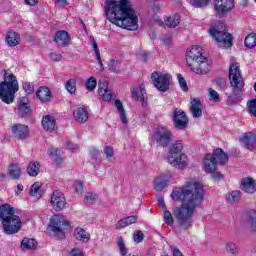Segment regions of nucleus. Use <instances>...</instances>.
Wrapping results in <instances>:
<instances>
[{
  "instance_id": "f257e3e1",
  "label": "nucleus",
  "mask_w": 256,
  "mask_h": 256,
  "mask_svg": "<svg viewBox=\"0 0 256 256\" xmlns=\"http://www.w3.org/2000/svg\"><path fill=\"white\" fill-rule=\"evenodd\" d=\"M171 198L181 203L173 212L178 227L183 231L191 229L193 215L203 203V185L195 181L187 182L182 188H175L171 193Z\"/></svg>"
},
{
  "instance_id": "f03ea898",
  "label": "nucleus",
  "mask_w": 256,
  "mask_h": 256,
  "mask_svg": "<svg viewBox=\"0 0 256 256\" xmlns=\"http://www.w3.org/2000/svg\"><path fill=\"white\" fill-rule=\"evenodd\" d=\"M104 13L110 23L127 29H139L137 14L130 0H104Z\"/></svg>"
},
{
  "instance_id": "7ed1b4c3",
  "label": "nucleus",
  "mask_w": 256,
  "mask_h": 256,
  "mask_svg": "<svg viewBox=\"0 0 256 256\" xmlns=\"http://www.w3.org/2000/svg\"><path fill=\"white\" fill-rule=\"evenodd\" d=\"M0 219L4 233L7 235H15L21 231L23 222L19 216V212L15 211L14 207L9 204H3L0 206Z\"/></svg>"
},
{
  "instance_id": "20e7f679",
  "label": "nucleus",
  "mask_w": 256,
  "mask_h": 256,
  "mask_svg": "<svg viewBox=\"0 0 256 256\" xmlns=\"http://www.w3.org/2000/svg\"><path fill=\"white\" fill-rule=\"evenodd\" d=\"M17 91H19L17 77L4 70V81L0 83V99L3 103L11 105L15 101V93Z\"/></svg>"
},
{
  "instance_id": "39448f33",
  "label": "nucleus",
  "mask_w": 256,
  "mask_h": 256,
  "mask_svg": "<svg viewBox=\"0 0 256 256\" xmlns=\"http://www.w3.org/2000/svg\"><path fill=\"white\" fill-rule=\"evenodd\" d=\"M229 81L232 87V95L236 99H239L245 91V80H243V75L241 70H239V64H232L229 69Z\"/></svg>"
},
{
  "instance_id": "423d86ee",
  "label": "nucleus",
  "mask_w": 256,
  "mask_h": 256,
  "mask_svg": "<svg viewBox=\"0 0 256 256\" xmlns=\"http://www.w3.org/2000/svg\"><path fill=\"white\" fill-rule=\"evenodd\" d=\"M211 37H214L220 47H233V36L231 33L225 31V25L218 22L214 27L209 29Z\"/></svg>"
},
{
  "instance_id": "0eeeda50",
  "label": "nucleus",
  "mask_w": 256,
  "mask_h": 256,
  "mask_svg": "<svg viewBox=\"0 0 256 256\" xmlns=\"http://www.w3.org/2000/svg\"><path fill=\"white\" fill-rule=\"evenodd\" d=\"M71 225L67 221V218L61 214H54L48 226L49 231L53 233L57 239H63L65 237V230L69 229Z\"/></svg>"
},
{
  "instance_id": "6e6552de",
  "label": "nucleus",
  "mask_w": 256,
  "mask_h": 256,
  "mask_svg": "<svg viewBox=\"0 0 256 256\" xmlns=\"http://www.w3.org/2000/svg\"><path fill=\"white\" fill-rule=\"evenodd\" d=\"M153 139L157 147H169L173 140V132L167 127L160 126L154 130Z\"/></svg>"
},
{
  "instance_id": "1a4fd4ad",
  "label": "nucleus",
  "mask_w": 256,
  "mask_h": 256,
  "mask_svg": "<svg viewBox=\"0 0 256 256\" xmlns=\"http://www.w3.org/2000/svg\"><path fill=\"white\" fill-rule=\"evenodd\" d=\"M151 80L156 89L162 91V93L169 91V87H171V76L167 73L159 71L153 72L151 74Z\"/></svg>"
},
{
  "instance_id": "9d476101",
  "label": "nucleus",
  "mask_w": 256,
  "mask_h": 256,
  "mask_svg": "<svg viewBox=\"0 0 256 256\" xmlns=\"http://www.w3.org/2000/svg\"><path fill=\"white\" fill-rule=\"evenodd\" d=\"M203 48L200 46H192L186 51V63L189 69L193 65H197L201 59H203Z\"/></svg>"
},
{
  "instance_id": "9b49d317",
  "label": "nucleus",
  "mask_w": 256,
  "mask_h": 256,
  "mask_svg": "<svg viewBox=\"0 0 256 256\" xmlns=\"http://www.w3.org/2000/svg\"><path fill=\"white\" fill-rule=\"evenodd\" d=\"M214 7L218 16L225 17L235 7V2L233 0H215Z\"/></svg>"
},
{
  "instance_id": "f8f14e48",
  "label": "nucleus",
  "mask_w": 256,
  "mask_h": 256,
  "mask_svg": "<svg viewBox=\"0 0 256 256\" xmlns=\"http://www.w3.org/2000/svg\"><path fill=\"white\" fill-rule=\"evenodd\" d=\"M50 203L54 211H63L67 205V200L61 191L56 190L52 193Z\"/></svg>"
},
{
  "instance_id": "ddd939ff",
  "label": "nucleus",
  "mask_w": 256,
  "mask_h": 256,
  "mask_svg": "<svg viewBox=\"0 0 256 256\" xmlns=\"http://www.w3.org/2000/svg\"><path fill=\"white\" fill-rule=\"evenodd\" d=\"M168 163L176 169H185L189 167V158L186 154H176L174 156H168Z\"/></svg>"
},
{
  "instance_id": "4468645a",
  "label": "nucleus",
  "mask_w": 256,
  "mask_h": 256,
  "mask_svg": "<svg viewBox=\"0 0 256 256\" xmlns=\"http://www.w3.org/2000/svg\"><path fill=\"white\" fill-rule=\"evenodd\" d=\"M174 121V127L176 129H179L180 131H183L184 129H187V125H189V118H187V115H185V112L183 110H175L173 117Z\"/></svg>"
},
{
  "instance_id": "2eb2a0df",
  "label": "nucleus",
  "mask_w": 256,
  "mask_h": 256,
  "mask_svg": "<svg viewBox=\"0 0 256 256\" xmlns=\"http://www.w3.org/2000/svg\"><path fill=\"white\" fill-rule=\"evenodd\" d=\"M131 95L133 101H140L142 103V107H147V90H145V86H132Z\"/></svg>"
},
{
  "instance_id": "dca6fc26",
  "label": "nucleus",
  "mask_w": 256,
  "mask_h": 256,
  "mask_svg": "<svg viewBox=\"0 0 256 256\" xmlns=\"http://www.w3.org/2000/svg\"><path fill=\"white\" fill-rule=\"evenodd\" d=\"M190 69L193 73H196V75H207V73L211 71V62L206 57H203Z\"/></svg>"
},
{
  "instance_id": "f3484780",
  "label": "nucleus",
  "mask_w": 256,
  "mask_h": 256,
  "mask_svg": "<svg viewBox=\"0 0 256 256\" xmlns=\"http://www.w3.org/2000/svg\"><path fill=\"white\" fill-rule=\"evenodd\" d=\"M240 145L244 147V149H248L249 151H253L256 147V135L252 132H246L239 139Z\"/></svg>"
},
{
  "instance_id": "a211bd4d",
  "label": "nucleus",
  "mask_w": 256,
  "mask_h": 256,
  "mask_svg": "<svg viewBox=\"0 0 256 256\" xmlns=\"http://www.w3.org/2000/svg\"><path fill=\"white\" fill-rule=\"evenodd\" d=\"M12 135L15 139H20V141H25L29 137V127L25 124H14L12 126Z\"/></svg>"
},
{
  "instance_id": "6ab92c4d",
  "label": "nucleus",
  "mask_w": 256,
  "mask_h": 256,
  "mask_svg": "<svg viewBox=\"0 0 256 256\" xmlns=\"http://www.w3.org/2000/svg\"><path fill=\"white\" fill-rule=\"evenodd\" d=\"M190 113L194 119H199L203 116V109L201 108V99L199 98L191 99Z\"/></svg>"
},
{
  "instance_id": "aec40b11",
  "label": "nucleus",
  "mask_w": 256,
  "mask_h": 256,
  "mask_svg": "<svg viewBox=\"0 0 256 256\" xmlns=\"http://www.w3.org/2000/svg\"><path fill=\"white\" fill-rule=\"evenodd\" d=\"M54 41L60 47H67L71 43V37L67 31L60 30L56 32Z\"/></svg>"
},
{
  "instance_id": "412c9836",
  "label": "nucleus",
  "mask_w": 256,
  "mask_h": 256,
  "mask_svg": "<svg viewBox=\"0 0 256 256\" xmlns=\"http://www.w3.org/2000/svg\"><path fill=\"white\" fill-rule=\"evenodd\" d=\"M240 189L244 191V193H248L253 195L256 192V183L253 178H243L240 183Z\"/></svg>"
},
{
  "instance_id": "4be33fe9",
  "label": "nucleus",
  "mask_w": 256,
  "mask_h": 256,
  "mask_svg": "<svg viewBox=\"0 0 256 256\" xmlns=\"http://www.w3.org/2000/svg\"><path fill=\"white\" fill-rule=\"evenodd\" d=\"M203 169L205 173H215V171H217V162L213 160V156H211V154L205 155Z\"/></svg>"
},
{
  "instance_id": "5701e85b",
  "label": "nucleus",
  "mask_w": 256,
  "mask_h": 256,
  "mask_svg": "<svg viewBox=\"0 0 256 256\" xmlns=\"http://www.w3.org/2000/svg\"><path fill=\"white\" fill-rule=\"evenodd\" d=\"M98 94L102 97L103 101L109 102L113 99V92L109 90L106 82L98 85Z\"/></svg>"
},
{
  "instance_id": "b1692460",
  "label": "nucleus",
  "mask_w": 256,
  "mask_h": 256,
  "mask_svg": "<svg viewBox=\"0 0 256 256\" xmlns=\"http://www.w3.org/2000/svg\"><path fill=\"white\" fill-rule=\"evenodd\" d=\"M211 156H213V160L215 161L216 165H225V163L229 161V157L221 148L214 150Z\"/></svg>"
},
{
  "instance_id": "393cba45",
  "label": "nucleus",
  "mask_w": 256,
  "mask_h": 256,
  "mask_svg": "<svg viewBox=\"0 0 256 256\" xmlns=\"http://www.w3.org/2000/svg\"><path fill=\"white\" fill-rule=\"evenodd\" d=\"M74 119L77 123H87L89 120V113L87 112V108L84 106L77 108L74 111Z\"/></svg>"
},
{
  "instance_id": "a878e982",
  "label": "nucleus",
  "mask_w": 256,
  "mask_h": 256,
  "mask_svg": "<svg viewBox=\"0 0 256 256\" xmlns=\"http://www.w3.org/2000/svg\"><path fill=\"white\" fill-rule=\"evenodd\" d=\"M18 113L21 117H27L31 113V108L29 107V100L26 97L20 98L18 102Z\"/></svg>"
},
{
  "instance_id": "bb28decb",
  "label": "nucleus",
  "mask_w": 256,
  "mask_h": 256,
  "mask_svg": "<svg viewBox=\"0 0 256 256\" xmlns=\"http://www.w3.org/2000/svg\"><path fill=\"white\" fill-rule=\"evenodd\" d=\"M21 42V36L17 32L10 30L6 34V43L9 47H17Z\"/></svg>"
},
{
  "instance_id": "cd10ccee",
  "label": "nucleus",
  "mask_w": 256,
  "mask_h": 256,
  "mask_svg": "<svg viewBox=\"0 0 256 256\" xmlns=\"http://www.w3.org/2000/svg\"><path fill=\"white\" fill-rule=\"evenodd\" d=\"M55 117L51 115L43 116L42 118V127L45 131H55Z\"/></svg>"
},
{
  "instance_id": "c85d7f7f",
  "label": "nucleus",
  "mask_w": 256,
  "mask_h": 256,
  "mask_svg": "<svg viewBox=\"0 0 256 256\" xmlns=\"http://www.w3.org/2000/svg\"><path fill=\"white\" fill-rule=\"evenodd\" d=\"M74 237L77 241H82V243H89L91 240V235L83 228H76L74 230Z\"/></svg>"
},
{
  "instance_id": "c756f323",
  "label": "nucleus",
  "mask_w": 256,
  "mask_h": 256,
  "mask_svg": "<svg viewBox=\"0 0 256 256\" xmlns=\"http://www.w3.org/2000/svg\"><path fill=\"white\" fill-rule=\"evenodd\" d=\"M183 151V141L176 140L169 148L168 157H174V155H184L181 153Z\"/></svg>"
},
{
  "instance_id": "7c9ffc66",
  "label": "nucleus",
  "mask_w": 256,
  "mask_h": 256,
  "mask_svg": "<svg viewBox=\"0 0 256 256\" xmlns=\"http://www.w3.org/2000/svg\"><path fill=\"white\" fill-rule=\"evenodd\" d=\"M36 96L43 103H47L51 99V90L47 87H40L36 92Z\"/></svg>"
},
{
  "instance_id": "2f4dec72",
  "label": "nucleus",
  "mask_w": 256,
  "mask_h": 256,
  "mask_svg": "<svg viewBox=\"0 0 256 256\" xmlns=\"http://www.w3.org/2000/svg\"><path fill=\"white\" fill-rule=\"evenodd\" d=\"M133 223H137V216H128L116 223V229H125V227H129V225H133Z\"/></svg>"
},
{
  "instance_id": "473e14b6",
  "label": "nucleus",
  "mask_w": 256,
  "mask_h": 256,
  "mask_svg": "<svg viewBox=\"0 0 256 256\" xmlns=\"http://www.w3.org/2000/svg\"><path fill=\"white\" fill-rule=\"evenodd\" d=\"M166 27L170 29H175L181 23V16L174 15V16H167L164 20Z\"/></svg>"
},
{
  "instance_id": "72a5a7b5",
  "label": "nucleus",
  "mask_w": 256,
  "mask_h": 256,
  "mask_svg": "<svg viewBox=\"0 0 256 256\" xmlns=\"http://www.w3.org/2000/svg\"><path fill=\"white\" fill-rule=\"evenodd\" d=\"M8 175L14 180L21 179V168H19V165L11 164L8 168Z\"/></svg>"
},
{
  "instance_id": "f704fd0d",
  "label": "nucleus",
  "mask_w": 256,
  "mask_h": 256,
  "mask_svg": "<svg viewBox=\"0 0 256 256\" xmlns=\"http://www.w3.org/2000/svg\"><path fill=\"white\" fill-rule=\"evenodd\" d=\"M37 247V241L33 238H24L21 242V249L23 251H29Z\"/></svg>"
},
{
  "instance_id": "c9c22d12",
  "label": "nucleus",
  "mask_w": 256,
  "mask_h": 256,
  "mask_svg": "<svg viewBox=\"0 0 256 256\" xmlns=\"http://www.w3.org/2000/svg\"><path fill=\"white\" fill-rule=\"evenodd\" d=\"M115 107L118 110L121 122L124 125H127V123H128V121H127V114L125 113V108H123V103L121 102V100H115Z\"/></svg>"
},
{
  "instance_id": "e433bc0d",
  "label": "nucleus",
  "mask_w": 256,
  "mask_h": 256,
  "mask_svg": "<svg viewBox=\"0 0 256 256\" xmlns=\"http://www.w3.org/2000/svg\"><path fill=\"white\" fill-rule=\"evenodd\" d=\"M39 167H40L39 162L37 161L30 162L27 167L28 175H30V177H37L40 171Z\"/></svg>"
},
{
  "instance_id": "4c0bfd02",
  "label": "nucleus",
  "mask_w": 256,
  "mask_h": 256,
  "mask_svg": "<svg viewBox=\"0 0 256 256\" xmlns=\"http://www.w3.org/2000/svg\"><path fill=\"white\" fill-rule=\"evenodd\" d=\"M225 251L228 255L237 256L239 255V245L235 242H227L225 245Z\"/></svg>"
},
{
  "instance_id": "58836bf2",
  "label": "nucleus",
  "mask_w": 256,
  "mask_h": 256,
  "mask_svg": "<svg viewBox=\"0 0 256 256\" xmlns=\"http://www.w3.org/2000/svg\"><path fill=\"white\" fill-rule=\"evenodd\" d=\"M239 199H241V191L234 190L227 196V202L230 203V205H235V203H239Z\"/></svg>"
},
{
  "instance_id": "ea45409f",
  "label": "nucleus",
  "mask_w": 256,
  "mask_h": 256,
  "mask_svg": "<svg viewBox=\"0 0 256 256\" xmlns=\"http://www.w3.org/2000/svg\"><path fill=\"white\" fill-rule=\"evenodd\" d=\"M248 223L251 231L256 233V210H250L248 213Z\"/></svg>"
},
{
  "instance_id": "a19ab883",
  "label": "nucleus",
  "mask_w": 256,
  "mask_h": 256,
  "mask_svg": "<svg viewBox=\"0 0 256 256\" xmlns=\"http://www.w3.org/2000/svg\"><path fill=\"white\" fill-rule=\"evenodd\" d=\"M244 45L248 49H253L256 46V34L251 33L248 36H246L245 41H244Z\"/></svg>"
},
{
  "instance_id": "79ce46f5",
  "label": "nucleus",
  "mask_w": 256,
  "mask_h": 256,
  "mask_svg": "<svg viewBox=\"0 0 256 256\" xmlns=\"http://www.w3.org/2000/svg\"><path fill=\"white\" fill-rule=\"evenodd\" d=\"M49 155L52 157L53 161L58 165H61V163H63V158L59 156V150H57L56 148L50 147Z\"/></svg>"
},
{
  "instance_id": "37998d69",
  "label": "nucleus",
  "mask_w": 256,
  "mask_h": 256,
  "mask_svg": "<svg viewBox=\"0 0 256 256\" xmlns=\"http://www.w3.org/2000/svg\"><path fill=\"white\" fill-rule=\"evenodd\" d=\"M167 187V182L162 180L159 176L154 180L155 191H163Z\"/></svg>"
},
{
  "instance_id": "c03bdc74",
  "label": "nucleus",
  "mask_w": 256,
  "mask_h": 256,
  "mask_svg": "<svg viewBox=\"0 0 256 256\" xmlns=\"http://www.w3.org/2000/svg\"><path fill=\"white\" fill-rule=\"evenodd\" d=\"M65 89L73 95L77 91V82L73 79L68 80L65 84Z\"/></svg>"
},
{
  "instance_id": "a18cd8bd",
  "label": "nucleus",
  "mask_w": 256,
  "mask_h": 256,
  "mask_svg": "<svg viewBox=\"0 0 256 256\" xmlns=\"http://www.w3.org/2000/svg\"><path fill=\"white\" fill-rule=\"evenodd\" d=\"M247 111L252 117H256V99L247 102Z\"/></svg>"
},
{
  "instance_id": "49530a36",
  "label": "nucleus",
  "mask_w": 256,
  "mask_h": 256,
  "mask_svg": "<svg viewBox=\"0 0 256 256\" xmlns=\"http://www.w3.org/2000/svg\"><path fill=\"white\" fill-rule=\"evenodd\" d=\"M208 97L212 103H219V101H221V98H219V93L212 88L208 90Z\"/></svg>"
},
{
  "instance_id": "de8ad7c7",
  "label": "nucleus",
  "mask_w": 256,
  "mask_h": 256,
  "mask_svg": "<svg viewBox=\"0 0 256 256\" xmlns=\"http://www.w3.org/2000/svg\"><path fill=\"white\" fill-rule=\"evenodd\" d=\"M96 87H97V79H95V77H90L86 82V89L88 91H95Z\"/></svg>"
},
{
  "instance_id": "09e8293b",
  "label": "nucleus",
  "mask_w": 256,
  "mask_h": 256,
  "mask_svg": "<svg viewBox=\"0 0 256 256\" xmlns=\"http://www.w3.org/2000/svg\"><path fill=\"white\" fill-rule=\"evenodd\" d=\"M214 85L222 91H225V89H227V80L225 78H217L214 80Z\"/></svg>"
},
{
  "instance_id": "8fccbe9b",
  "label": "nucleus",
  "mask_w": 256,
  "mask_h": 256,
  "mask_svg": "<svg viewBox=\"0 0 256 256\" xmlns=\"http://www.w3.org/2000/svg\"><path fill=\"white\" fill-rule=\"evenodd\" d=\"M120 254L122 256H126L128 251H127V247L125 246V240H123V238H119L118 242H117Z\"/></svg>"
},
{
  "instance_id": "3c124183",
  "label": "nucleus",
  "mask_w": 256,
  "mask_h": 256,
  "mask_svg": "<svg viewBox=\"0 0 256 256\" xmlns=\"http://www.w3.org/2000/svg\"><path fill=\"white\" fill-rule=\"evenodd\" d=\"M39 193H41V184L36 182L31 186L30 195L32 197H36V195H39Z\"/></svg>"
},
{
  "instance_id": "603ef678",
  "label": "nucleus",
  "mask_w": 256,
  "mask_h": 256,
  "mask_svg": "<svg viewBox=\"0 0 256 256\" xmlns=\"http://www.w3.org/2000/svg\"><path fill=\"white\" fill-rule=\"evenodd\" d=\"M163 219H164V222L167 224V225H173L175 222L173 221V214H171V211L169 210H166L164 212V216H163Z\"/></svg>"
},
{
  "instance_id": "864d4df0",
  "label": "nucleus",
  "mask_w": 256,
  "mask_h": 256,
  "mask_svg": "<svg viewBox=\"0 0 256 256\" xmlns=\"http://www.w3.org/2000/svg\"><path fill=\"white\" fill-rule=\"evenodd\" d=\"M97 199H98V196L95 193H87L85 195V201L88 205H93V203H95Z\"/></svg>"
},
{
  "instance_id": "5fc2aeb1",
  "label": "nucleus",
  "mask_w": 256,
  "mask_h": 256,
  "mask_svg": "<svg viewBox=\"0 0 256 256\" xmlns=\"http://www.w3.org/2000/svg\"><path fill=\"white\" fill-rule=\"evenodd\" d=\"M191 5H193V7H207V5H209V0H191Z\"/></svg>"
},
{
  "instance_id": "6e6d98bb",
  "label": "nucleus",
  "mask_w": 256,
  "mask_h": 256,
  "mask_svg": "<svg viewBox=\"0 0 256 256\" xmlns=\"http://www.w3.org/2000/svg\"><path fill=\"white\" fill-rule=\"evenodd\" d=\"M120 63L118 60L112 59L110 60V62L108 63V69L109 71H111L112 73H115V71H117V68L119 67Z\"/></svg>"
},
{
  "instance_id": "4d7b16f0",
  "label": "nucleus",
  "mask_w": 256,
  "mask_h": 256,
  "mask_svg": "<svg viewBox=\"0 0 256 256\" xmlns=\"http://www.w3.org/2000/svg\"><path fill=\"white\" fill-rule=\"evenodd\" d=\"M177 78L182 91H188L189 88L187 87V81H185V78L183 77V75L178 74Z\"/></svg>"
},
{
  "instance_id": "13d9d810",
  "label": "nucleus",
  "mask_w": 256,
  "mask_h": 256,
  "mask_svg": "<svg viewBox=\"0 0 256 256\" xmlns=\"http://www.w3.org/2000/svg\"><path fill=\"white\" fill-rule=\"evenodd\" d=\"M22 87L24 91L28 93V95H31V93L35 91V87L33 86V84H31V82H24L22 84Z\"/></svg>"
},
{
  "instance_id": "bf43d9fd",
  "label": "nucleus",
  "mask_w": 256,
  "mask_h": 256,
  "mask_svg": "<svg viewBox=\"0 0 256 256\" xmlns=\"http://www.w3.org/2000/svg\"><path fill=\"white\" fill-rule=\"evenodd\" d=\"M162 181H165L166 184L169 183L171 181V178L173 177V173H171L170 171H166L164 173H162L160 176H158Z\"/></svg>"
},
{
  "instance_id": "052dcab7",
  "label": "nucleus",
  "mask_w": 256,
  "mask_h": 256,
  "mask_svg": "<svg viewBox=\"0 0 256 256\" xmlns=\"http://www.w3.org/2000/svg\"><path fill=\"white\" fill-rule=\"evenodd\" d=\"M135 243H141L145 239V235L141 230H138L136 234L133 235Z\"/></svg>"
},
{
  "instance_id": "680f3d73",
  "label": "nucleus",
  "mask_w": 256,
  "mask_h": 256,
  "mask_svg": "<svg viewBox=\"0 0 256 256\" xmlns=\"http://www.w3.org/2000/svg\"><path fill=\"white\" fill-rule=\"evenodd\" d=\"M49 58L52 60V61H61L63 59V56L57 52H51L49 54Z\"/></svg>"
},
{
  "instance_id": "e2e57ef3",
  "label": "nucleus",
  "mask_w": 256,
  "mask_h": 256,
  "mask_svg": "<svg viewBox=\"0 0 256 256\" xmlns=\"http://www.w3.org/2000/svg\"><path fill=\"white\" fill-rule=\"evenodd\" d=\"M66 149H68V151H72V153H73V152L77 151V149H79V145H77L73 142H68L66 144Z\"/></svg>"
},
{
  "instance_id": "0e129e2a",
  "label": "nucleus",
  "mask_w": 256,
  "mask_h": 256,
  "mask_svg": "<svg viewBox=\"0 0 256 256\" xmlns=\"http://www.w3.org/2000/svg\"><path fill=\"white\" fill-rule=\"evenodd\" d=\"M69 256H83V250L79 248H73L70 251Z\"/></svg>"
},
{
  "instance_id": "69168bd1",
  "label": "nucleus",
  "mask_w": 256,
  "mask_h": 256,
  "mask_svg": "<svg viewBox=\"0 0 256 256\" xmlns=\"http://www.w3.org/2000/svg\"><path fill=\"white\" fill-rule=\"evenodd\" d=\"M74 189L77 193H83V182L81 181H76L74 183Z\"/></svg>"
},
{
  "instance_id": "338daca9",
  "label": "nucleus",
  "mask_w": 256,
  "mask_h": 256,
  "mask_svg": "<svg viewBox=\"0 0 256 256\" xmlns=\"http://www.w3.org/2000/svg\"><path fill=\"white\" fill-rule=\"evenodd\" d=\"M104 155H106V158L109 159L115 155V152L113 151V148L107 146L104 150Z\"/></svg>"
},
{
  "instance_id": "774afa93",
  "label": "nucleus",
  "mask_w": 256,
  "mask_h": 256,
  "mask_svg": "<svg viewBox=\"0 0 256 256\" xmlns=\"http://www.w3.org/2000/svg\"><path fill=\"white\" fill-rule=\"evenodd\" d=\"M171 251L173 256H184L181 250H179L176 246H171Z\"/></svg>"
}]
</instances>
